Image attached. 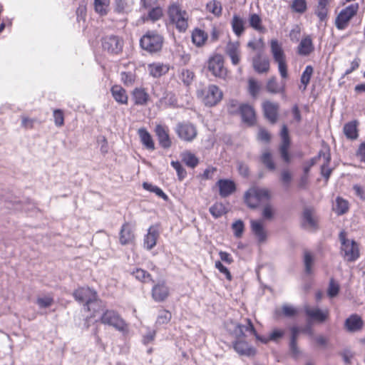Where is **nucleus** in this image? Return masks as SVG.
<instances>
[{
  "instance_id": "obj_18",
  "label": "nucleus",
  "mask_w": 365,
  "mask_h": 365,
  "mask_svg": "<svg viewBox=\"0 0 365 365\" xmlns=\"http://www.w3.org/2000/svg\"><path fill=\"white\" fill-rule=\"evenodd\" d=\"M251 230L259 243L264 242L267 240V232L262 220H250Z\"/></svg>"
},
{
  "instance_id": "obj_61",
  "label": "nucleus",
  "mask_w": 365,
  "mask_h": 365,
  "mask_svg": "<svg viewBox=\"0 0 365 365\" xmlns=\"http://www.w3.org/2000/svg\"><path fill=\"white\" fill-rule=\"evenodd\" d=\"M248 83H249V91L253 97H255L259 92V86L258 83L253 78H250L249 80Z\"/></svg>"
},
{
  "instance_id": "obj_59",
  "label": "nucleus",
  "mask_w": 365,
  "mask_h": 365,
  "mask_svg": "<svg viewBox=\"0 0 365 365\" xmlns=\"http://www.w3.org/2000/svg\"><path fill=\"white\" fill-rule=\"evenodd\" d=\"M339 291V285L338 283L335 282L333 279H331L328 288V295L330 297H334L338 294Z\"/></svg>"
},
{
  "instance_id": "obj_9",
  "label": "nucleus",
  "mask_w": 365,
  "mask_h": 365,
  "mask_svg": "<svg viewBox=\"0 0 365 365\" xmlns=\"http://www.w3.org/2000/svg\"><path fill=\"white\" fill-rule=\"evenodd\" d=\"M175 131L178 138L185 142L193 141L197 135L196 127L189 122L178 123L176 125Z\"/></svg>"
},
{
  "instance_id": "obj_37",
  "label": "nucleus",
  "mask_w": 365,
  "mask_h": 365,
  "mask_svg": "<svg viewBox=\"0 0 365 365\" xmlns=\"http://www.w3.org/2000/svg\"><path fill=\"white\" fill-rule=\"evenodd\" d=\"M133 98L135 104L139 106L145 105L148 101L149 96L143 88H135L133 91Z\"/></svg>"
},
{
  "instance_id": "obj_16",
  "label": "nucleus",
  "mask_w": 365,
  "mask_h": 365,
  "mask_svg": "<svg viewBox=\"0 0 365 365\" xmlns=\"http://www.w3.org/2000/svg\"><path fill=\"white\" fill-rule=\"evenodd\" d=\"M304 309L307 316L318 322H323L327 320L329 314L327 309H320L318 307H311L309 305H305Z\"/></svg>"
},
{
  "instance_id": "obj_6",
  "label": "nucleus",
  "mask_w": 365,
  "mask_h": 365,
  "mask_svg": "<svg viewBox=\"0 0 365 365\" xmlns=\"http://www.w3.org/2000/svg\"><path fill=\"white\" fill-rule=\"evenodd\" d=\"M197 96L205 106H214L222 98V92L215 85H209L197 91Z\"/></svg>"
},
{
  "instance_id": "obj_13",
  "label": "nucleus",
  "mask_w": 365,
  "mask_h": 365,
  "mask_svg": "<svg viewBox=\"0 0 365 365\" xmlns=\"http://www.w3.org/2000/svg\"><path fill=\"white\" fill-rule=\"evenodd\" d=\"M208 69L215 76L222 78H225L227 76V69L224 66V58L222 56L216 54L210 58L208 61Z\"/></svg>"
},
{
  "instance_id": "obj_40",
  "label": "nucleus",
  "mask_w": 365,
  "mask_h": 365,
  "mask_svg": "<svg viewBox=\"0 0 365 365\" xmlns=\"http://www.w3.org/2000/svg\"><path fill=\"white\" fill-rule=\"evenodd\" d=\"M181 159L188 167L195 168L197 165L199 160L190 151H184L181 153Z\"/></svg>"
},
{
  "instance_id": "obj_54",
  "label": "nucleus",
  "mask_w": 365,
  "mask_h": 365,
  "mask_svg": "<svg viewBox=\"0 0 365 365\" xmlns=\"http://www.w3.org/2000/svg\"><path fill=\"white\" fill-rule=\"evenodd\" d=\"M53 299L51 296H45L42 297H38L36 299V304L40 308H47L52 305Z\"/></svg>"
},
{
  "instance_id": "obj_26",
  "label": "nucleus",
  "mask_w": 365,
  "mask_h": 365,
  "mask_svg": "<svg viewBox=\"0 0 365 365\" xmlns=\"http://www.w3.org/2000/svg\"><path fill=\"white\" fill-rule=\"evenodd\" d=\"M314 49L311 37L307 36L301 40L297 47V52L299 55L305 56L309 55Z\"/></svg>"
},
{
  "instance_id": "obj_8",
  "label": "nucleus",
  "mask_w": 365,
  "mask_h": 365,
  "mask_svg": "<svg viewBox=\"0 0 365 365\" xmlns=\"http://www.w3.org/2000/svg\"><path fill=\"white\" fill-rule=\"evenodd\" d=\"M102 324L114 327L115 329L125 332L127 331V324L118 313L113 310H106L101 317Z\"/></svg>"
},
{
  "instance_id": "obj_2",
  "label": "nucleus",
  "mask_w": 365,
  "mask_h": 365,
  "mask_svg": "<svg viewBox=\"0 0 365 365\" xmlns=\"http://www.w3.org/2000/svg\"><path fill=\"white\" fill-rule=\"evenodd\" d=\"M73 296L77 301L85 304L88 311L96 312L102 307L101 302L97 299L96 292L88 287L78 289Z\"/></svg>"
},
{
  "instance_id": "obj_47",
  "label": "nucleus",
  "mask_w": 365,
  "mask_h": 365,
  "mask_svg": "<svg viewBox=\"0 0 365 365\" xmlns=\"http://www.w3.org/2000/svg\"><path fill=\"white\" fill-rule=\"evenodd\" d=\"M291 8L294 12L303 14L307 9V1L306 0H293Z\"/></svg>"
},
{
  "instance_id": "obj_19",
  "label": "nucleus",
  "mask_w": 365,
  "mask_h": 365,
  "mask_svg": "<svg viewBox=\"0 0 365 365\" xmlns=\"http://www.w3.org/2000/svg\"><path fill=\"white\" fill-rule=\"evenodd\" d=\"M134 227L129 223L123 225L120 232V242L121 245L132 243L135 239Z\"/></svg>"
},
{
  "instance_id": "obj_10",
  "label": "nucleus",
  "mask_w": 365,
  "mask_h": 365,
  "mask_svg": "<svg viewBox=\"0 0 365 365\" xmlns=\"http://www.w3.org/2000/svg\"><path fill=\"white\" fill-rule=\"evenodd\" d=\"M359 9V5L356 3L352 4L345 9H342L336 19V26L340 30L344 29L351 19L356 15Z\"/></svg>"
},
{
  "instance_id": "obj_41",
  "label": "nucleus",
  "mask_w": 365,
  "mask_h": 365,
  "mask_svg": "<svg viewBox=\"0 0 365 365\" xmlns=\"http://www.w3.org/2000/svg\"><path fill=\"white\" fill-rule=\"evenodd\" d=\"M261 162L270 170H275V164L273 161L272 155L269 150H264L261 155Z\"/></svg>"
},
{
  "instance_id": "obj_57",
  "label": "nucleus",
  "mask_w": 365,
  "mask_h": 365,
  "mask_svg": "<svg viewBox=\"0 0 365 365\" xmlns=\"http://www.w3.org/2000/svg\"><path fill=\"white\" fill-rule=\"evenodd\" d=\"M171 165L176 170L180 180H182L186 175V171L178 161H172Z\"/></svg>"
},
{
  "instance_id": "obj_5",
  "label": "nucleus",
  "mask_w": 365,
  "mask_h": 365,
  "mask_svg": "<svg viewBox=\"0 0 365 365\" xmlns=\"http://www.w3.org/2000/svg\"><path fill=\"white\" fill-rule=\"evenodd\" d=\"M341 242V254L345 260L354 262L360 256L359 245L353 240L346 237L344 232L339 234Z\"/></svg>"
},
{
  "instance_id": "obj_52",
  "label": "nucleus",
  "mask_w": 365,
  "mask_h": 365,
  "mask_svg": "<svg viewBox=\"0 0 365 365\" xmlns=\"http://www.w3.org/2000/svg\"><path fill=\"white\" fill-rule=\"evenodd\" d=\"M274 208L271 204H266L262 211V215L264 220H271L274 215Z\"/></svg>"
},
{
  "instance_id": "obj_39",
  "label": "nucleus",
  "mask_w": 365,
  "mask_h": 365,
  "mask_svg": "<svg viewBox=\"0 0 365 365\" xmlns=\"http://www.w3.org/2000/svg\"><path fill=\"white\" fill-rule=\"evenodd\" d=\"M344 133L349 139H356L358 137L357 123L351 121L347 123L344 126Z\"/></svg>"
},
{
  "instance_id": "obj_20",
  "label": "nucleus",
  "mask_w": 365,
  "mask_h": 365,
  "mask_svg": "<svg viewBox=\"0 0 365 365\" xmlns=\"http://www.w3.org/2000/svg\"><path fill=\"white\" fill-rule=\"evenodd\" d=\"M159 237V230L157 225H153L149 227L147 235L144 237V247L147 250L153 249Z\"/></svg>"
},
{
  "instance_id": "obj_43",
  "label": "nucleus",
  "mask_w": 365,
  "mask_h": 365,
  "mask_svg": "<svg viewBox=\"0 0 365 365\" xmlns=\"http://www.w3.org/2000/svg\"><path fill=\"white\" fill-rule=\"evenodd\" d=\"M303 225L308 228H314L316 227V221L313 216L312 211L306 209L303 213Z\"/></svg>"
},
{
  "instance_id": "obj_1",
  "label": "nucleus",
  "mask_w": 365,
  "mask_h": 365,
  "mask_svg": "<svg viewBox=\"0 0 365 365\" xmlns=\"http://www.w3.org/2000/svg\"><path fill=\"white\" fill-rule=\"evenodd\" d=\"M168 16L170 24L175 26L179 32L187 31L190 17L182 4L178 1L171 2L168 7Z\"/></svg>"
},
{
  "instance_id": "obj_50",
  "label": "nucleus",
  "mask_w": 365,
  "mask_h": 365,
  "mask_svg": "<svg viewBox=\"0 0 365 365\" xmlns=\"http://www.w3.org/2000/svg\"><path fill=\"white\" fill-rule=\"evenodd\" d=\"M143 187L145 190H148L151 192L155 193L158 196L163 198L167 199V195L164 193V192L158 187L153 185L148 182H143Z\"/></svg>"
},
{
  "instance_id": "obj_51",
  "label": "nucleus",
  "mask_w": 365,
  "mask_h": 365,
  "mask_svg": "<svg viewBox=\"0 0 365 365\" xmlns=\"http://www.w3.org/2000/svg\"><path fill=\"white\" fill-rule=\"evenodd\" d=\"M237 329L239 331V333L240 334H244L245 332H250L255 335H257L256 331L254 328V326L252 323L251 322L250 319H247V324L245 325H240L237 324L236 327Z\"/></svg>"
},
{
  "instance_id": "obj_14",
  "label": "nucleus",
  "mask_w": 365,
  "mask_h": 365,
  "mask_svg": "<svg viewBox=\"0 0 365 365\" xmlns=\"http://www.w3.org/2000/svg\"><path fill=\"white\" fill-rule=\"evenodd\" d=\"M170 294V289L165 282L155 284L152 288V298L155 302H164Z\"/></svg>"
},
{
  "instance_id": "obj_62",
  "label": "nucleus",
  "mask_w": 365,
  "mask_h": 365,
  "mask_svg": "<svg viewBox=\"0 0 365 365\" xmlns=\"http://www.w3.org/2000/svg\"><path fill=\"white\" fill-rule=\"evenodd\" d=\"M240 52L239 42H229L226 46V53L227 55Z\"/></svg>"
},
{
  "instance_id": "obj_46",
  "label": "nucleus",
  "mask_w": 365,
  "mask_h": 365,
  "mask_svg": "<svg viewBox=\"0 0 365 365\" xmlns=\"http://www.w3.org/2000/svg\"><path fill=\"white\" fill-rule=\"evenodd\" d=\"M131 274L142 282H148L152 280L150 274L142 269H136Z\"/></svg>"
},
{
  "instance_id": "obj_60",
  "label": "nucleus",
  "mask_w": 365,
  "mask_h": 365,
  "mask_svg": "<svg viewBox=\"0 0 365 365\" xmlns=\"http://www.w3.org/2000/svg\"><path fill=\"white\" fill-rule=\"evenodd\" d=\"M53 118L55 125L58 127H61L64 123V117L62 110H55L53 111Z\"/></svg>"
},
{
  "instance_id": "obj_23",
  "label": "nucleus",
  "mask_w": 365,
  "mask_h": 365,
  "mask_svg": "<svg viewBox=\"0 0 365 365\" xmlns=\"http://www.w3.org/2000/svg\"><path fill=\"white\" fill-rule=\"evenodd\" d=\"M334 0H317V4L315 9V14L320 19L324 21L327 17L329 9V5Z\"/></svg>"
},
{
  "instance_id": "obj_29",
  "label": "nucleus",
  "mask_w": 365,
  "mask_h": 365,
  "mask_svg": "<svg viewBox=\"0 0 365 365\" xmlns=\"http://www.w3.org/2000/svg\"><path fill=\"white\" fill-rule=\"evenodd\" d=\"M234 349L240 355L251 356L255 354V349L250 346L246 341L242 340L237 341L234 344Z\"/></svg>"
},
{
  "instance_id": "obj_34",
  "label": "nucleus",
  "mask_w": 365,
  "mask_h": 365,
  "mask_svg": "<svg viewBox=\"0 0 365 365\" xmlns=\"http://www.w3.org/2000/svg\"><path fill=\"white\" fill-rule=\"evenodd\" d=\"M207 39V34L202 29H195L192 33V41L193 43L200 47L203 46Z\"/></svg>"
},
{
  "instance_id": "obj_21",
  "label": "nucleus",
  "mask_w": 365,
  "mask_h": 365,
  "mask_svg": "<svg viewBox=\"0 0 365 365\" xmlns=\"http://www.w3.org/2000/svg\"><path fill=\"white\" fill-rule=\"evenodd\" d=\"M217 185L219 187L220 195L222 197H226L232 194L235 190V184L230 180H220Z\"/></svg>"
},
{
  "instance_id": "obj_25",
  "label": "nucleus",
  "mask_w": 365,
  "mask_h": 365,
  "mask_svg": "<svg viewBox=\"0 0 365 365\" xmlns=\"http://www.w3.org/2000/svg\"><path fill=\"white\" fill-rule=\"evenodd\" d=\"M254 69L259 73H267L269 70V61L258 55L253 58Z\"/></svg>"
},
{
  "instance_id": "obj_63",
  "label": "nucleus",
  "mask_w": 365,
  "mask_h": 365,
  "mask_svg": "<svg viewBox=\"0 0 365 365\" xmlns=\"http://www.w3.org/2000/svg\"><path fill=\"white\" fill-rule=\"evenodd\" d=\"M163 16V11L160 7L153 8L148 13V17L152 21H156Z\"/></svg>"
},
{
  "instance_id": "obj_22",
  "label": "nucleus",
  "mask_w": 365,
  "mask_h": 365,
  "mask_svg": "<svg viewBox=\"0 0 365 365\" xmlns=\"http://www.w3.org/2000/svg\"><path fill=\"white\" fill-rule=\"evenodd\" d=\"M263 110L265 117L272 123H274L277 117V111L279 106L277 103H274L269 101H266L263 103Z\"/></svg>"
},
{
  "instance_id": "obj_33",
  "label": "nucleus",
  "mask_w": 365,
  "mask_h": 365,
  "mask_svg": "<svg viewBox=\"0 0 365 365\" xmlns=\"http://www.w3.org/2000/svg\"><path fill=\"white\" fill-rule=\"evenodd\" d=\"M110 0H94L95 11L102 16L107 15L110 10Z\"/></svg>"
},
{
  "instance_id": "obj_36",
  "label": "nucleus",
  "mask_w": 365,
  "mask_h": 365,
  "mask_svg": "<svg viewBox=\"0 0 365 365\" xmlns=\"http://www.w3.org/2000/svg\"><path fill=\"white\" fill-rule=\"evenodd\" d=\"M314 68L312 66H307L300 78L299 89L304 91L307 89L310 79L313 75Z\"/></svg>"
},
{
  "instance_id": "obj_38",
  "label": "nucleus",
  "mask_w": 365,
  "mask_h": 365,
  "mask_svg": "<svg viewBox=\"0 0 365 365\" xmlns=\"http://www.w3.org/2000/svg\"><path fill=\"white\" fill-rule=\"evenodd\" d=\"M245 20L237 15H234L231 21V25L234 33L240 36L245 31Z\"/></svg>"
},
{
  "instance_id": "obj_58",
  "label": "nucleus",
  "mask_w": 365,
  "mask_h": 365,
  "mask_svg": "<svg viewBox=\"0 0 365 365\" xmlns=\"http://www.w3.org/2000/svg\"><path fill=\"white\" fill-rule=\"evenodd\" d=\"M283 314L286 317H291L296 315L298 313L297 309L293 306L284 304L282 307Z\"/></svg>"
},
{
  "instance_id": "obj_11",
  "label": "nucleus",
  "mask_w": 365,
  "mask_h": 365,
  "mask_svg": "<svg viewBox=\"0 0 365 365\" xmlns=\"http://www.w3.org/2000/svg\"><path fill=\"white\" fill-rule=\"evenodd\" d=\"M317 160H319L322 163L321 165V173L322 175L328 179L331 175V169L329 167V164L331 160V155L329 152V148L327 146H324L322 149L319 152L318 156L317 158H313L312 160V165H313L317 163Z\"/></svg>"
},
{
  "instance_id": "obj_55",
  "label": "nucleus",
  "mask_w": 365,
  "mask_h": 365,
  "mask_svg": "<svg viewBox=\"0 0 365 365\" xmlns=\"http://www.w3.org/2000/svg\"><path fill=\"white\" fill-rule=\"evenodd\" d=\"M266 88L269 92L272 93H277L280 91L275 77H272L269 79Z\"/></svg>"
},
{
  "instance_id": "obj_44",
  "label": "nucleus",
  "mask_w": 365,
  "mask_h": 365,
  "mask_svg": "<svg viewBox=\"0 0 365 365\" xmlns=\"http://www.w3.org/2000/svg\"><path fill=\"white\" fill-rule=\"evenodd\" d=\"M172 318L171 313L165 309L160 310L159 312V314L158 315L155 325L156 326H160L163 324H168Z\"/></svg>"
},
{
  "instance_id": "obj_64",
  "label": "nucleus",
  "mask_w": 365,
  "mask_h": 365,
  "mask_svg": "<svg viewBox=\"0 0 365 365\" xmlns=\"http://www.w3.org/2000/svg\"><path fill=\"white\" fill-rule=\"evenodd\" d=\"M215 267L223 274L226 279L230 281L232 279V275L227 267H225L220 261L215 262Z\"/></svg>"
},
{
  "instance_id": "obj_32",
  "label": "nucleus",
  "mask_w": 365,
  "mask_h": 365,
  "mask_svg": "<svg viewBox=\"0 0 365 365\" xmlns=\"http://www.w3.org/2000/svg\"><path fill=\"white\" fill-rule=\"evenodd\" d=\"M141 143L144 146L150 150L155 149V144L150 134L145 128H140L138 131Z\"/></svg>"
},
{
  "instance_id": "obj_56",
  "label": "nucleus",
  "mask_w": 365,
  "mask_h": 365,
  "mask_svg": "<svg viewBox=\"0 0 365 365\" xmlns=\"http://www.w3.org/2000/svg\"><path fill=\"white\" fill-rule=\"evenodd\" d=\"M232 228L234 231L235 236L240 237L244 231V223L242 220H237L232 224Z\"/></svg>"
},
{
  "instance_id": "obj_3",
  "label": "nucleus",
  "mask_w": 365,
  "mask_h": 365,
  "mask_svg": "<svg viewBox=\"0 0 365 365\" xmlns=\"http://www.w3.org/2000/svg\"><path fill=\"white\" fill-rule=\"evenodd\" d=\"M270 198V191L264 187H252L245 194V202L252 208L257 207L260 204L269 201Z\"/></svg>"
},
{
  "instance_id": "obj_15",
  "label": "nucleus",
  "mask_w": 365,
  "mask_h": 365,
  "mask_svg": "<svg viewBox=\"0 0 365 365\" xmlns=\"http://www.w3.org/2000/svg\"><path fill=\"white\" fill-rule=\"evenodd\" d=\"M282 143L279 146V153L282 158L286 162L289 163L290 155L289 154V148L290 146V140L288 134V129L286 125H283L281 130Z\"/></svg>"
},
{
  "instance_id": "obj_7",
  "label": "nucleus",
  "mask_w": 365,
  "mask_h": 365,
  "mask_svg": "<svg viewBox=\"0 0 365 365\" xmlns=\"http://www.w3.org/2000/svg\"><path fill=\"white\" fill-rule=\"evenodd\" d=\"M271 53L273 59L278 66V70L282 78H287L288 76L286 56L282 45L277 39H272L270 41Z\"/></svg>"
},
{
  "instance_id": "obj_27",
  "label": "nucleus",
  "mask_w": 365,
  "mask_h": 365,
  "mask_svg": "<svg viewBox=\"0 0 365 365\" xmlns=\"http://www.w3.org/2000/svg\"><path fill=\"white\" fill-rule=\"evenodd\" d=\"M240 110L242 120L249 125L253 124L255 120V112L253 108L248 104H242Z\"/></svg>"
},
{
  "instance_id": "obj_28",
  "label": "nucleus",
  "mask_w": 365,
  "mask_h": 365,
  "mask_svg": "<svg viewBox=\"0 0 365 365\" xmlns=\"http://www.w3.org/2000/svg\"><path fill=\"white\" fill-rule=\"evenodd\" d=\"M148 68L150 74L155 78L160 77L169 71L168 65L162 63L149 64Z\"/></svg>"
},
{
  "instance_id": "obj_48",
  "label": "nucleus",
  "mask_w": 365,
  "mask_h": 365,
  "mask_svg": "<svg viewBox=\"0 0 365 365\" xmlns=\"http://www.w3.org/2000/svg\"><path fill=\"white\" fill-rule=\"evenodd\" d=\"M314 257L309 252H305L304 255V264L305 267V272L307 274L312 272V267L314 264Z\"/></svg>"
},
{
  "instance_id": "obj_42",
  "label": "nucleus",
  "mask_w": 365,
  "mask_h": 365,
  "mask_svg": "<svg viewBox=\"0 0 365 365\" xmlns=\"http://www.w3.org/2000/svg\"><path fill=\"white\" fill-rule=\"evenodd\" d=\"M209 210L215 218H218L227 212L226 207L222 202L215 203L210 207Z\"/></svg>"
},
{
  "instance_id": "obj_31",
  "label": "nucleus",
  "mask_w": 365,
  "mask_h": 365,
  "mask_svg": "<svg viewBox=\"0 0 365 365\" xmlns=\"http://www.w3.org/2000/svg\"><path fill=\"white\" fill-rule=\"evenodd\" d=\"M133 2L129 0H114L113 11L118 14H125L131 10Z\"/></svg>"
},
{
  "instance_id": "obj_49",
  "label": "nucleus",
  "mask_w": 365,
  "mask_h": 365,
  "mask_svg": "<svg viewBox=\"0 0 365 365\" xmlns=\"http://www.w3.org/2000/svg\"><path fill=\"white\" fill-rule=\"evenodd\" d=\"M194 73L188 69H182L180 73V79L186 86H189L193 81Z\"/></svg>"
},
{
  "instance_id": "obj_30",
  "label": "nucleus",
  "mask_w": 365,
  "mask_h": 365,
  "mask_svg": "<svg viewBox=\"0 0 365 365\" xmlns=\"http://www.w3.org/2000/svg\"><path fill=\"white\" fill-rule=\"evenodd\" d=\"M111 93L114 99L120 104L128 103V95L120 86L115 85L111 88Z\"/></svg>"
},
{
  "instance_id": "obj_24",
  "label": "nucleus",
  "mask_w": 365,
  "mask_h": 365,
  "mask_svg": "<svg viewBox=\"0 0 365 365\" xmlns=\"http://www.w3.org/2000/svg\"><path fill=\"white\" fill-rule=\"evenodd\" d=\"M363 326V321L360 317L353 314L345 321L346 329L351 332H355L360 330Z\"/></svg>"
},
{
  "instance_id": "obj_4",
  "label": "nucleus",
  "mask_w": 365,
  "mask_h": 365,
  "mask_svg": "<svg viewBox=\"0 0 365 365\" xmlns=\"http://www.w3.org/2000/svg\"><path fill=\"white\" fill-rule=\"evenodd\" d=\"M141 48L150 53L160 51L163 44V37L156 31H148L140 38Z\"/></svg>"
},
{
  "instance_id": "obj_53",
  "label": "nucleus",
  "mask_w": 365,
  "mask_h": 365,
  "mask_svg": "<svg viewBox=\"0 0 365 365\" xmlns=\"http://www.w3.org/2000/svg\"><path fill=\"white\" fill-rule=\"evenodd\" d=\"M207 9L215 15H220L222 11V6L219 1L214 0L207 4Z\"/></svg>"
},
{
  "instance_id": "obj_35",
  "label": "nucleus",
  "mask_w": 365,
  "mask_h": 365,
  "mask_svg": "<svg viewBox=\"0 0 365 365\" xmlns=\"http://www.w3.org/2000/svg\"><path fill=\"white\" fill-rule=\"evenodd\" d=\"M249 24L255 31L259 33H264L266 29L262 25L261 17L257 14H251L249 16Z\"/></svg>"
},
{
  "instance_id": "obj_12",
  "label": "nucleus",
  "mask_w": 365,
  "mask_h": 365,
  "mask_svg": "<svg viewBox=\"0 0 365 365\" xmlns=\"http://www.w3.org/2000/svg\"><path fill=\"white\" fill-rule=\"evenodd\" d=\"M102 47L110 53L118 54L123 50V41L118 36H107L102 39Z\"/></svg>"
},
{
  "instance_id": "obj_17",
  "label": "nucleus",
  "mask_w": 365,
  "mask_h": 365,
  "mask_svg": "<svg viewBox=\"0 0 365 365\" xmlns=\"http://www.w3.org/2000/svg\"><path fill=\"white\" fill-rule=\"evenodd\" d=\"M155 132L158 137L160 145L164 148H168L171 146L172 142L169 136V129L167 126L157 125Z\"/></svg>"
},
{
  "instance_id": "obj_45",
  "label": "nucleus",
  "mask_w": 365,
  "mask_h": 365,
  "mask_svg": "<svg viewBox=\"0 0 365 365\" xmlns=\"http://www.w3.org/2000/svg\"><path fill=\"white\" fill-rule=\"evenodd\" d=\"M349 209V203L346 200L341 197H338L336 199V205L334 210L338 215H343Z\"/></svg>"
}]
</instances>
